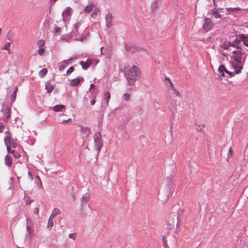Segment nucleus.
Here are the masks:
<instances>
[{
    "instance_id": "nucleus-56",
    "label": "nucleus",
    "mask_w": 248,
    "mask_h": 248,
    "mask_svg": "<svg viewBox=\"0 0 248 248\" xmlns=\"http://www.w3.org/2000/svg\"><path fill=\"white\" fill-rule=\"evenodd\" d=\"M232 152H232V148L230 147V149H229V150L228 154V158H229L230 156L232 155Z\"/></svg>"
},
{
    "instance_id": "nucleus-26",
    "label": "nucleus",
    "mask_w": 248,
    "mask_h": 248,
    "mask_svg": "<svg viewBox=\"0 0 248 248\" xmlns=\"http://www.w3.org/2000/svg\"><path fill=\"white\" fill-rule=\"evenodd\" d=\"M34 182L38 186H41V187H43L42 182L41 181V179L38 175H36L34 178Z\"/></svg>"
},
{
    "instance_id": "nucleus-58",
    "label": "nucleus",
    "mask_w": 248,
    "mask_h": 248,
    "mask_svg": "<svg viewBox=\"0 0 248 248\" xmlns=\"http://www.w3.org/2000/svg\"><path fill=\"white\" fill-rule=\"evenodd\" d=\"M28 176L31 181L33 180V175L30 171L28 172Z\"/></svg>"
},
{
    "instance_id": "nucleus-5",
    "label": "nucleus",
    "mask_w": 248,
    "mask_h": 248,
    "mask_svg": "<svg viewBox=\"0 0 248 248\" xmlns=\"http://www.w3.org/2000/svg\"><path fill=\"white\" fill-rule=\"evenodd\" d=\"M232 53L235 55L233 58L237 64L243 63L242 61L243 53L240 50H234L232 51Z\"/></svg>"
},
{
    "instance_id": "nucleus-33",
    "label": "nucleus",
    "mask_w": 248,
    "mask_h": 248,
    "mask_svg": "<svg viewBox=\"0 0 248 248\" xmlns=\"http://www.w3.org/2000/svg\"><path fill=\"white\" fill-rule=\"evenodd\" d=\"M24 198L26 199L25 202L27 204H30L33 202V200L31 199L27 193L25 194Z\"/></svg>"
},
{
    "instance_id": "nucleus-34",
    "label": "nucleus",
    "mask_w": 248,
    "mask_h": 248,
    "mask_svg": "<svg viewBox=\"0 0 248 248\" xmlns=\"http://www.w3.org/2000/svg\"><path fill=\"white\" fill-rule=\"evenodd\" d=\"M228 71V70L226 68L225 66L223 64L220 65L218 68V72H225L226 73V72Z\"/></svg>"
},
{
    "instance_id": "nucleus-10",
    "label": "nucleus",
    "mask_w": 248,
    "mask_h": 248,
    "mask_svg": "<svg viewBox=\"0 0 248 248\" xmlns=\"http://www.w3.org/2000/svg\"><path fill=\"white\" fill-rule=\"evenodd\" d=\"M112 19L113 16L111 13H108L107 15H106L105 20L106 26L108 28H110L112 26Z\"/></svg>"
},
{
    "instance_id": "nucleus-62",
    "label": "nucleus",
    "mask_w": 248,
    "mask_h": 248,
    "mask_svg": "<svg viewBox=\"0 0 248 248\" xmlns=\"http://www.w3.org/2000/svg\"><path fill=\"white\" fill-rule=\"evenodd\" d=\"M94 87V85L93 83L91 84H90V90H91V89H93Z\"/></svg>"
},
{
    "instance_id": "nucleus-61",
    "label": "nucleus",
    "mask_w": 248,
    "mask_h": 248,
    "mask_svg": "<svg viewBox=\"0 0 248 248\" xmlns=\"http://www.w3.org/2000/svg\"><path fill=\"white\" fill-rule=\"evenodd\" d=\"M95 103V100H94V98L91 101V104L92 105H94Z\"/></svg>"
},
{
    "instance_id": "nucleus-63",
    "label": "nucleus",
    "mask_w": 248,
    "mask_h": 248,
    "mask_svg": "<svg viewBox=\"0 0 248 248\" xmlns=\"http://www.w3.org/2000/svg\"><path fill=\"white\" fill-rule=\"evenodd\" d=\"M71 121V119H68L67 120H63L62 122V123H66L68 122H69V121Z\"/></svg>"
},
{
    "instance_id": "nucleus-18",
    "label": "nucleus",
    "mask_w": 248,
    "mask_h": 248,
    "mask_svg": "<svg viewBox=\"0 0 248 248\" xmlns=\"http://www.w3.org/2000/svg\"><path fill=\"white\" fill-rule=\"evenodd\" d=\"M210 14L212 15L215 18H219L221 17V15L218 12V9L214 8L210 11Z\"/></svg>"
},
{
    "instance_id": "nucleus-9",
    "label": "nucleus",
    "mask_w": 248,
    "mask_h": 248,
    "mask_svg": "<svg viewBox=\"0 0 248 248\" xmlns=\"http://www.w3.org/2000/svg\"><path fill=\"white\" fill-rule=\"evenodd\" d=\"M84 81V78L82 77H78L76 78L72 79L70 80V85L71 86L74 87L80 84Z\"/></svg>"
},
{
    "instance_id": "nucleus-36",
    "label": "nucleus",
    "mask_w": 248,
    "mask_h": 248,
    "mask_svg": "<svg viewBox=\"0 0 248 248\" xmlns=\"http://www.w3.org/2000/svg\"><path fill=\"white\" fill-rule=\"evenodd\" d=\"M99 12V9H94L93 11V12L91 15L92 17L93 18H96L98 13Z\"/></svg>"
},
{
    "instance_id": "nucleus-47",
    "label": "nucleus",
    "mask_w": 248,
    "mask_h": 248,
    "mask_svg": "<svg viewBox=\"0 0 248 248\" xmlns=\"http://www.w3.org/2000/svg\"><path fill=\"white\" fill-rule=\"evenodd\" d=\"M86 61L89 66L93 64L94 61L93 60L88 59Z\"/></svg>"
},
{
    "instance_id": "nucleus-52",
    "label": "nucleus",
    "mask_w": 248,
    "mask_h": 248,
    "mask_svg": "<svg viewBox=\"0 0 248 248\" xmlns=\"http://www.w3.org/2000/svg\"><path fill=\"white\" fill-rule=\"evenodd\" d=\"M69 237L75 240L76 238V234L75 233H70L69 234Z\"/></svg>"
},
{
    "instance_id": "nucleus-2",
    "label": "nucleus",
    "mask_w": 248,
    "mask_h": 248,
    "mask_svg": "<svg viewBox=\"0 0 248 248\" xmlns=\"http://www.w3.org/2000/svg\"><path fill=\"white\" fill-rule=\"evenodd\" d=\"M93 140L95 143V148L98 153H99L100 152L101 147L103 145V141L100 132H97L95 133L93 136Z\"/></svg>"
},
{
    "instance_id": "nucleus-54",
    "label": "nucleus",
    "mask_w": 248,
    "mask_h": 248,
    "mask_svg": "<svg viewBox=\"0 0 248 248\" xmlns=\"http://www.w3.org/2000/svg\"><path fill=\"white\" fill-rule=\"evenodd\" d=\"M4 127V124L2 123H0V133H2L3 132Z\"/></svg>"
},
{
    "instance_id": "nucleus-29",
    "label": "nucleus",
    "mask_w": 248,
    "mask_h": 248,
    "mask_svg": "<svg viewBox=\"0 0 248 248\" xmlns=\"http://www.w3.org/2000/svg\"><path fill=\"white\" fill-rule=\"evenodd\" d=\"M79 63L81 65L82 68L83 70H87L89 67L87 61L86 62L80 61Z\"/></svg>"
},
{
    "instance_id": "nucleus-12",
    "label": "nucleus",
    "mask_w": 248,
    "mask_h": 248,
    "mask_svg": "<svg viewBox=\"0 0 248 248\" xmlns=\"http://www.w3.org/2000/svg\"><path fill=\"white\" fill-rule=\"evenodd\" d=\"M90 199V194L89 193H86L83 195L81 199V205L83 206L84 204H86L89 200Z\"/></svg>"
},
{
    "instance_id": "nucleus-64",
    "label": "nucleus",
    "mask_w": 248,
    "mask_h": 248,
    "mask_svg": "<svg viewBox=\"0 0 248 248\" xmlns=\"http://www.w3.org/2000/svg\"><path fill=\"white\" fill-rule=\"evenodd\" d=\"M216 0H213V4H214V5L215 7H217V3H216Z\"/></svg>"
},
{
    "instance_id": "nucleus-31",
    "label": "nucleus",
    "mask_w": 248,
    "mask_h": 248,
    "mask_svg": "<svg viewBox=\"0 0 248 248\" xmlns=\"http://www.w3.org/2000/svg\"><path fill=\"white\" fill-rule=\"evenodd\" d=\"M104 100L106 101V103L108 104L110 97V93L109 92H106L104 94Z\"/></svg>"
},
{
    "instance_id": "nucleus-7",
    "label": "nucleus",
    "mask_w": 248,
    "mask_h": 248,
    "mask_svg": "<svg viewBox=\"0 0 248 248\" xmlns=\"http://www.w3.org/2000/svg\"><path fill=\"white\" fill-rule=\"evenodd\" d=\"M32 220L29 218L26 219V229L27 231L28 232V233L26 235L27 236H29L30 237H31L32 236Z\"/></svg>"
},
{
    "instance_id": "nucleus-44",
    "label": "nucleus",
    "mask_w": 248,
    "mask_h": 248,
    "mask_svg": "<svg viewBox=\"0 0 248 248\" xmlns=\"http://www.w3.org/2000/svg\"><path fill=\"white\" fill-rule=\"evenodd\" d=\"M219 75L218 76V78L220 80H222L225 77V75L224 72H218Z\"/></svg>"
},
{
    "instance_id": "nucleus-1",
    "label": "nucleus",
    "mask_w": 248,
    "mask_h": 248,
    "mask_svg": "<svg viewBox=\"0 0 248 248\" xmlns=\"http://www.w3.org/2000/svg\"><path fill=\"white\" fill-rule=\"evenodd\" d=\"M141 76L140 69L136 65L124 69V77L130 86L135 84V80H139Z\"/></svg>"
},
{
    "instance_id": "nucleus-53",
    "label": "nucleus",
    "mask_w": 248,
    "mask_h": 248,
    "mask_svg": "<svg viewBox=\"0 0 248 248\" xmlns=\"http://www.w3.org/2000/svg\"><path fill=\"white\" fill-rule=\"evenodd\" d=\"M230 45L229 44V42L227 44H224L222 46V47L224 49H228L230 47Z\"/></svg>"
},
{
    "instance_id": "nucleus-39",
    "label": "nucleus",
    "mask_w": 248,
    "mask_h": 248,
    "mask_svg": "<svg viewBox=\"0 0 248 248\" xmlns=\"http://www.w3.org/2000/svg\"><path fill=\"white\" fill-rule=\"evenodd\" d=\"M227 10L230 12H234L235 11L241 10V8L239 7H235V8L230 7V8H227Z\"/></svg>"
},
{
    "instance_id": "nucleus-50",
    "label": "nucleus",
    "mask_w": 248,
    "mask_h": 248,
    "mask_svg": "<svg viewBox=\"0 0 248 248\" xmlns=\"http://www.w3.org/2000/svg\"><path fill=\"white\" fill-rule=\"evenodd\" d=\"M81 25V23L80 22H77L74 25V29L78 30L79 26Z\"/></svg>"
},
{
    "instance_id": "nucleus-51",
    "label": "nucleus",
    "mask_w": 248,
    "mask_h": 248,
    "mask_svg": "<svg viewBox=\"0 0 248 248\" xmlns=\"http://www.w3.org/2000/svg\"><path fill=\"white\" fill-rule=\"evenodd\" d=\"M173 91L174 93L177 95V96H180V93L178 90H177L176 89H175L174 87L173 88H171Z\"/></svg>"
},
{
    "instance_id": "nucleus-24",
    "label": "nucleus",
    "mask_w": 248,
    "mask_h": 248,
    "mask_svg": "<svg viewBox=\"0 0 248 248\" xmlns=\"http://www.w3.org/2000/svg\"><path fill=\"white\" fill-rule=\"evenodd\" d=\"M61 212L59 209L57 208H54L50 216V218H54L56 216L59 215Z\"/></svg>"
},
{
    "instance_id": "nucleus-28",
    "label": "nucleus",
    "mask_w": 248,
    "mask_h": 248,
    "mask_svg": "<svg viewBox=\"0 0 248 248\" xmlns=\"http://www.w3.org/2000/svg\"><path fill=\"white\" fill-rule=\"evenodd\" d=\"M71 10H72V9H71V8L70 7H67L65 9V10L63 12V13L62 14V16L63 15H66V16H71Z\"/></svg>"
},
{
    "instance_id": "nucleus-8",
    "label": "nucleus",
    "mask_w": 248,
    "mask_h": 248,
    "mask_svg": "<svg viewBox=\"0 0 248 248\" xmlns=\"http://www.w3.org/2000/svg\"><path fill=\"white\" fill-rule=\"evenodd\" d=\"M231 62L232 66L235 70V74H240L241 72V70L243 68V63L237 64L233 62Z\"/></svg>"
},
{
    "instance_id": "nucleus-6",
    "label": "nucleus",
    "mask_w": 248,
    "mask_h": 248,
    "mask_svg": "<svg viewBox=\"0 0 248 248\" xmlns=\"http://www.w3.org/2000/svg\"><path fill=\"white\" fill-rule=\"evenodd\" d=\"M213 24L209 18H205L204 19V23L203 25V29L206 32L210 31L213 27Z\"/></svg>"
},
{
    "instance_id": "nucleus-15",
    "label": "nucleus",
    "mask_w": 248,
    "mask_h": 248,
    "mask_svg": "<svg viewBox=\"0 0 248 248\" xmlns=\"http://www.w3.org/2000/svg\"><path fill=\"white\" fill-rule=\"evenodd\" d=\"M239 37L243 41L244 45L248 47V35L240 34Z\"/></svg>"
},
{
    "instance_id": "nucleus-57",
    "label": "nucleus",
    "mask_w": 248,
    "mask_h": 248,
    "mask_svg": "<svg viewBox=\"0 0 248 248\" xmlns=\"http://www.w3.org/2000/svg\"><path fill=\"white\" fill-rule=\"evenodd\" d=\"M226 74L229 75L231 77H233L235 75V74H234L233 72H231L229 71L226 72Z\"/></svg>"
},
{
    "instance_id": "nucleus-43",
    "label": "nucleus",
    "mask_w": 248,
    "mask_h": 248,
    "mask_svg": "<svg viewBox=\"0 0 248 248\" xmlns=\"http://www.w3.org/2000/svg\"><path fill=\"white\" fill-rule=\"evenodd\" d=\"M75 69L74 66H71L67 71L66 74H70L72 73L74 71Z\"/></svg>"
},
{
    "instance_id": "nucleus-35",
    "label": "nucleus",
    "mask_w": 248,
    "mask_h": 248,
    "mask_svg": "<svg viewBox=\"0 0 248 248\" xmlns=\"http://www.w3.org/2000/svg\"><path fill=\"white\" fill-rule=\"evenodd\" d=\"M124 48H125V50L127 52L132 51V52H133V50H132L133 48V46H131V45H128L126 43H125V45H124Z\"/></svg>"
},
{
    "instance_id": "nucleus-4",
    "label": "nucleus",
    "mask_w": 248,
    "mask_h": 248,
    "mask_svg": "<svg viewBox=\"0 0 248 248\" xmlns=\"http://www.w3.org/2000/svg\"><path fill=\"white\" fill-rule=\"evenodd\" d=\"M7 102V100H4L2 104V110L3 111V121L5 122H7L10 117V109L9 107L5 106Z\"/></svg>"
},
{
    "instance_id": "nucleus-38",
    "label": "nucleus",
    "mask_w": 248,
    "mask_h": 248,
    "mask_svg": "<svg viewBox=\"0 0 248 248\" xmlns=\"http://www.w3.org/2000/svg\"><path fill=\"white\" fill-rule=\"evenodd\" d=\"M37 45V46L39 47H42L45 45V41H44V40H40L39 41H38Z\"/></svg>"
},
{
    "instance_id": "nucleus-3",
    "label": "nucleus",
    "mask_w": 248,
    "mask_h": 248,
    "mask_svg": "<svg viewBox=\"0 0 248 248\" xmlns=\"http://www.w3.org/2000/svg\"><path fill=\"white\" fill-rule=\"evenodd\" d=\"M172 177H168L166 178L165 183L167 186V196H170L174 191V184L172 181Z\"/></svg>"
},
{
    "instance_id": "nucleus-16",
    "label": "nucleus",
    "mask_w": 248,
    "mask_h": 248,
    "mask_svg": "<svg viewBox=\"0 0 248 248\" xmlns=\"http://www.w3.org/2000/svg\"><path fill=\"white\" fill-rule=\"evenodd\" d=\"M161 4V1L159 0H156L154 2V3L151 5V9L153 12L156 11L159 6Z\"/></svg>"
},
{
    "instance_id": "nucleus-46",
    "label": "nucleus",
    "mask_w": 248,
    "mask_h": 248,
    "mask_svg": "<svg viewBox=\"0 0 248 248\" xmlns=\"http://www.w3.org/2000/svg\"><path fill=\"white\" fill-rule=\"evenodd\" d=\"M6 147H7V152L9 154H12L13 153V152H12V151H15V150H13L11 149V146H10V145H6Z\"/></svg>"
},
{
    "instance_id": "nucleus-13",
    "label": "nucleus",
    "mask_w": 248,
    "mask_h": 248,
    "mask_svg": "<svg viewBox=\"0 0 248 248\" xmlns=\"http://www.w3.org/2000/svg\"><path fill=\"white\" fill-rule=\"evenodd\" d=\"M4 134L5 135V137L4 139L5 145H8V143L13 138L11 133L9 131H5Z\"/></svg>"
},
{
    "instance_id": "nucleus-19",
    "label": "nucleus",
    "mask_w": 248,
    "mask_h": 248,
    "mask_svg": "<svg viewBox=\"0 0 248 248\" xmlns=\"http://www.w3.org/2000/svg\"><path fill=\"white\" fill-rule=\"evenodd\" d=\"M72 60V58L69 59V60H64L62 62V64H61L59 67V69L60 71L63 70L65 67L69 64V62Z\"/></svg>"
},
{
    "instance_id": "nucleus-25",
    "label": "nucleus",
    "mask_w": 248,
    "mask_h": 248,
    "mask_svg": "<svg viewBox=\"0 0 248 248\" xmlns=\"http://www.w3.org/2000/svg\"><path fill=\"white\" fill-rule=\"evenodd\" d=\"M64 107V106L62 105H56L53 107V110L56 112L61 111Z\"/></svg>"
},
{
    "instance_id": "nucleus-17",
    "label": "nucleus",
    "mask_w": 248,
    "mask_h": 248,
    "mask_svg": "<svg viewBox=\"0 0 248 248\" xmlns=\"http://www.w3.org/2000/svg\"><path fill=\"white\" fill-rule=\"evenodd\" d=\"M81 131L82 132L83 136L88 137L91 133V129L88 127H84L81 128Z\"/></svg>"
},
{
    "instance_id": "nucleus-22",
    "label": "nucleus",
    "mask_w": 248,
    "mask_h": 248,
    "mask_svg": "<svg viewBox=\"0 0 248 248\" xmlns=\"http://www.w3.org/2000/svg\"><path fill=\"white\" fill-rule=\"evenodd\" d=\"M17 91H18V87H16L15 88V91L13 92V93H12V94L11 95V105L16 100Z\"/></svg>"
},
{
    "instance_id": "nucleus-48",
    "label": "nucleus",
    "mask_w": 248,
    "mask_h": 248,
    "mask_svg": "<svg viewBox=\"0 0 248 248\" xmlns=\"http://www.w3.org/2000/svg\"><path fill=\"white\" fill-rule=\"evenodd\" d=\"M45 50L44 48H40L39 49L38 54L41 56L43 55L45 53Z\"/></svg>"
},
{
    "instance_id": "nucleus-41",
    "label": "nucleus",
    "mask_w": 248,
    "mask_h": 248,
    "mask_svg": "<svg viewBox=\"0 0 248 248\" xmlns=\"http://www.w3.org/2000/svg\"><path fill=\"white\" fill-rule=\"evenodd\" d=\"M12 152H13V153H12V154L13 155V156L15 158H17L20 156V154L17 152H16V151H12Z\"/></svg>"
},
{
    "instance_id": "nucleus-45",
    "label": "nucleus",
    "mask_w": 248,
    "mask_h": 248,
    "mask_svg": "<svg viewBox=\"0 0 248 248\" xmlns=\"http://www.w3.org/2000/svg\"><path fill=\"white\" fill-rule=\"evenodd\" d=\"M124 99L126 101H128L130 99V95L127 93H125L124 94Z\"/></svg>"
},
{
    "instance_id": "nucleus-55",
    "label": "nucleus",
    "mask_w": 248,
    "mask_h": 248,
    "mask_svg": "<svg viewBox=\"0 0 248 248\" xmlns=\"http://www.w3.org/2000/svg\"><path fill=\"white\" fill-rule=\"evenodd\" d=\"M12 37V34L10 31H9L7 34V38L9 40H11V38Z\"/></svg>"
},
{
    "instance_id": "nucleus-23",
    "label": "nucleus",
    "mask_w": 248,
    "mask_h": 248,
    "mask_svg": "<svg viewBox=\"0 0 248 248\" xmlns=\"http://www.w3.org/2000/svg\"><path fill=\"white\" fill-rule=\"evenodd\" d=\"M165 85L170 88H173V84L170 79L168 78H165L164 79Z\"/></svg>"
},
{
    "instance_id": "nucleus-14",
    "label": "nucleus",
    "mask_w": 248,
    "mask_h": 248,
    "mask_svg": "<svg viewBox=\"0 0 248 248\" xmlns=\"http://www.w3.org/2000/svg\"><path fill=\"white\" fill-rule=\"evenodd\" d=\"M241 39H239L237 38H235V39L232 42H229V44L230 46L235 47L237 48H241L238 45L241 42Z\"/></svg>"
},
{
    "instance_id": "nucleus-27",
    "label": "nucleus",
    "mask_w": 248,
    "mask_h": 248,
    "mask_svg": "<svg viewBox=\"0 0 248 248\" xmlns=\"http://www.w3.org/2000/svg\"><path fill=\"white\" fill-rule=\"evenodd\" d=\"M8 145H10V146H11L14 148H16L17 146V143L16 142V140H14V139H12V140L8 143Z\"/></svg>"
},
{
    "instance_id": "nucleus-37",
    "label": "nucleus",
    "mask_w": 248,
    "mask_h": 248,
    "mask_svg": "<svg viewBox=\"0 0 248 248\" xmlns=\"http://www.w3.org/2000/svg\"><path fill=\"white\" fill-rule=\"evenodd\" d=\"M53 218H50V217H49V218L48 221V223H47V227L51 228L53 227Z\"/></svg>"
},
{
    "instance_id": "nucleus-32",
    "label": "nucleus",
    "mask_w": 248,
    "mask_h": 248,
    "mask_svg": "<svg viewBox=\"0 0 248 248\" xmlns=\"http://www.w3.org/2000/svg\"><path fill=\"white\" fill-rule=\"evenodd\" d=\"M93 7V4L86 6L84 8V11L85 12H86L87 13H89L91 12L92 11Z\"/></svg>"
},
{
    "instance_id": "nucleus-20",
    "label": "nucleus",
    "mask_w": 248,
    "mask_h": 248,
    "mask_svg": "<svg viewBox=\"0 0 248 248\" xmlns=\"http://www.w3.org/2000/svg\"><path fill=\"white\" fill-rule=\"evenodd\" d=\"M5 164L8 167L11 166L12 164V157L9 155H6L5 157Z\"/></svg>"
},
{
    "instance_id": "nucleus-60",
    "label": "nucleus",
    "mask_w": 248,
    "mask_h": 248,
    "mask_svg": "<svg viewBox=\"0 0 248 248\" xmlns=\"http://www.w3.org/2000/svg\"><path fill=\"white\" fill-rule=\"evenodd\" d=\"M178 221L177 222V223H176V232H178L180 231V228H178Z\"/></svg>"
},
{
    "instance_id": "nucleus-30",
    "label": "nucleus",
    "mask_w": 248,
    "mask_h": 248,
    "mask_svg": "<svg viewBox=\"0 0 248 248\" xmlns=\"http://www.w3.org/2000/svg\"><path fill=\"white\" fill-rule=\"evenodd\" d=\"M47 69L46 68H44L39 72V76L40 77L43 78L47 74Z\"/></svg>"
},
{
    "instance_id": "nucleus-21",
    "label": "nucleus",
    "mask_w": 248,
    "mask_h": 248,
    "mask_svg": "<svg viewBox=\"0 0 248 248\" xmlns=\"http://www.w3.org/2000/svg\"><path fill=\"white\" fill-rule=\"evenodd\" d=\"M45 86L47 93H50L52 92L54 89V86L49 81L46 82Z\"/></svg>"
},
{
    "instance_id": "nucleus-59",
    "label": "nucleus",
    "mask_w": 248,
    "mask_h": 248,
    "mask_svg": "<svg viewBox=\"0 0 248 248\" xmlns=\"http://www.w3.org/2000/svg\"><path fill=\"white\" fill-rule=\"evenodd\" d=\"M34 213L36 214V215H38V213H39V208H36L35 209H34Z\"/></svg>"
},
{
    "instance_id": "nucleus-40",
    "label": "nucleus",
    "mask_w": 248,
    "mask_h": 248,
    "mask_svg": "<svg viewBox=\"0 0 248 248\" xmlns=\"http://www.w3.org/2000/svg\"><path fill=\"white\" fill-rule=\"evenodd\" d=\"M11 43L8 42L5 45L3 46V47L2 48V50H8L9 48V47L10 46Z\"/></svg>"
},
{
    "instance_id": "nucleus-11",
    "label": "nucleus",
    "mask_w": 248,
    "mask_h": 248,
    "mask_svg": "<svg viewBox=\"0 0 248 248\" xmlns=\"http://www.w3.org/2000/svg\"><path fill=\"white\" fill-rule=\"evenodd\" d=\"M178 222V217L176 216H174V218L169 220L167 228L168 229H171L176 225L177 222Z\"/></svg>"
},
{
    "instance_id": "nucleus-42",
    "label": "nucleus",
    "mask_w": 248,
    "mask_h": 248,
    "mask_svg": "<svg viewBox=\"0 0 248 248\" xmlns=\"http://www.w3.org/2000/svg\"><path fill=\"white\" fill-rule=\"evenodd\" d=\"M61 30L62 29L61 28L57 27L55 28V33L57 35H60Z\"/></svg>"
},
{
    "instance_id": "nucleus-49",
    "label": "nucleus",
    "mask_w": 248,
    "mask_h": 248,
    "mask_svg": "<svg viewBox=\"0 0 248 248\" xmlns=\"http://www.w3.org/2000/svg\"><path fill=\"white\" fill-rule=\"evenodd\" d=\"M78 30L73 29L71 31V34L73 36H77L78 35Z\"/></svg>"
}]
</instances>
